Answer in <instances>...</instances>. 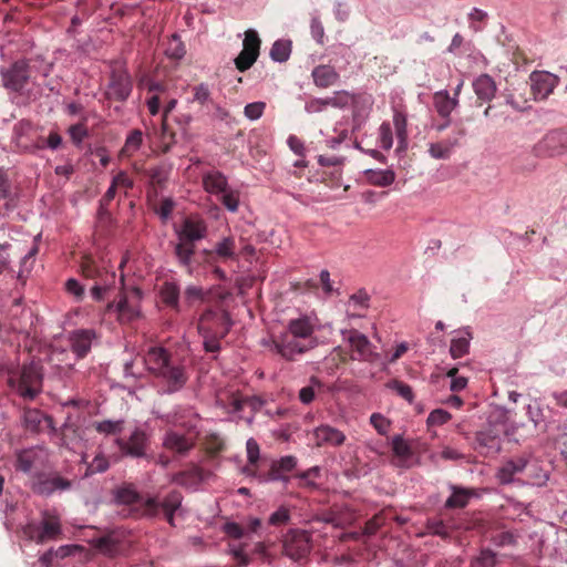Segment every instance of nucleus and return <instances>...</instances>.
Returning <instances> with one entry per match:
<instances>
[{
    "label": "nucleus",
    "instance_id": "nucleus-1",
    "mask_svg": "<svg viewBox=\"0 0 567 567\" xmlns=\"http://www.w3.org/2000/svg\"><path fill=\"white\" fill-rule=\"evenodd\" d=\"M42 368L32 361L10 372L8 383L20 396L33 400L42 390Z\"/></svg>",
    "mask_w": 567,
    "mask_h": 567
},
{
    "label": "nucleus",
    "instance_id": "nucleus-2",
    "mask_svg": "<svg viewBox=\"0 0 567 567\" xmlns=\"http://www.w3.org/2000/svg\"><path fill=\"white\" fill-rule=\"evenodd\" d=\"M142 300L143 292L140 288L123 289L116 301L107 303L106 310L115 312L120 322L128 323L141 318Z\"/></svg>",
    "mask_w": 567,
    "mask_h": 567
},
{
    "label": "nucleus",
    "instance_id": "nucleus-3",
    "mask_svg": "<svg viewBox=\"0 0 567 567\" xmlns=\"http://www.w3.org/2000/svg\"><path fill=\"white\" fill-rule=\"evenodd\" d=\"M230 321L225 313L207 311L198 323L199 332L206 338L204 347L208 352L219 350L218 338H223L229 330Z\"/></svg>",
    "mask_w": 567,
    "mask_h": 567
},
{
    "label": "nucleus",
    "instance_id": "nucleus-4",
    "mask_svg": "<svg viewBox=\"0 0 567 567\" xmlns=\"http://www.w3.org/2000/svg\"><path fill=\"white\" fill-rule=\"evenodd\" d=\"M262 346L285 360L292 361L297 355L303 354L315 348L316 343L309 341L308 344H306L301 339H295L286 331L279 336H272L269 339L262 340Z\"/></svg>",
    "mask_w": 567,
    "mask_h": 567
},
{
    "label": "nucleus",
    "instance_id": "nucleus-5",
    "mask_svg": "<svg viewBox=\"0 0 567 567\" xmlns=\"http://www.w3.org/2000/svg\"><path fill=\"white\" fill-rule=\"evenodd\" d=\"M340 333L352 360L368 361L372 358L373 346L365 334L355 329H342Z\"/></svg>",
    "mask_w": 567,
    "mask_h": 567
},
{
    "label": "nucleus",
    "instance_id": "nucleus-6",
    "mask_svg": "<svg viewBox=\"0 0 567 567\" xmlns=\"http://www.w3.org/2000/svg\"><path fill=\"white\" fill-rule=\"evenodd\" d=\"M358 100L359 95L357 94L350 93L348 91H337L330 97L311 101L308 104L307 110L309 112H318L327 106L343 109L355 105Z\"/></svg>",
    "mask_w": 567,
    "mask_h": 567
},
{
    "label": "nucleus",
    "instance_id": "nucleus-7",
    "mask_svg": "<svg viewBox=\"0 0 567 567\" xmlns=\"http://www.w3.org/2000/svg\"><path fill=\"white\" fill-rule=\"evenodd\" d=\"M284 547L290 558L298 560L311 549L309 535L302 530H291L285 539Z\"/></svg>",
    "mask_w": 567,
    "mask_h": 567
},
{
    "label": "nucleus",
    "instance_id": "nucleus-8",
    "mask_svg": "<svg viewBox=\"0 0 567 567\" xmlns=\"http://www.w3.org/2000/svg\"><path fill=\"white\" fill-rule=\"evenodd\" d=\"M529 80L535 100L546 99L558 84V78L546 71H534Z\"/></svg>",
    "mask_w": 567,
    "mask_h": 567
},
{
    "label": "nucleus",
    "instance_id": "nucleus-9",
    "mask_svg": "<svg viewBox=\"0 0 567 567\" xmlns=\"http://www.w3.org/2000/svg\"><path fill=\"white\" fill-rule=\"evenodd\" d=\"M116 502L125 505H137L145 507L144 513L153 515L156 513L158 503L155 498L141 497L131 486L118 488L115 494Z\"/></svg>",
    "mask_w": 567,
    "mask_h": 567
},
{
    "label": "nucleus",
    "instance_id": "nucleus-10",
    "mask_svg": "<svg viewBox=\"0 0 567 567\" xmlns=\"http://www.w3.org/2000/svg\"><path fill=\"white\" fill-rule=\"evenodd\" d=\"M3 85L12 91L21 90L29 80V65L24 60L17 61L7 71L1 72Z\"/></svg>",
    "mask_w": 567,
    "mask_h": 567
},
{
    "label": "nucleus",
    "instance_id": "nucleus-11",
    "mask_svg": "<svg viewBox=\"0 0 567 567\" xmlns=\"http://www.w3.org/2000/svg\"><path fill=\"white\" fill-rule=\"evenodd\" d=\"M317 328V319L312 316L302 315L289 320L287 331L295 339L309 340Z\"/></svg>",
    "mask_w": 567,
    "mask_h": 567
},
{
    "label": "nucleus",
    "instance_id": "nucleus-12",
    "mask_svg": "<svg viewBox=\"0 0 567 567\" xmlns=\"http://www.w3.org/2000/svg\"><path fill=\"white\" fill-rule=\"evenodd\" d=\"M96 339L93 329H80L70 333L69 341L71 350L78 358H83L90 351L92 342Z\"/></svg>",
    "mask_w": 567,
    "mask_h": 567
},
{
    "label": "nucleus",
    "instance_id": "nucleus-13",
    "mask_svg": "<svg viewBox=\"0 0 567 567\" xmlns=\"http://www.w3.org/2000/svg\"><path fill=\"white\" fill-rule=\"evenodd\" d=\"M312 437L317 446H340L346 441L343 432L330 425H320L316 427L312 432Z\"/></svg>",
    "mask_w": 567,
    "mask_h": 567
},
{
    "label": "nucleus",
    "instance_id": "nucleus-14",
    "mask_svg": "<svg viewBox=\"0 0 567 567\" xmlns=\"http://www.w3.org/2000/svg\"><path fill=\"white\" fill-rule=\"evenodd\" d=\"M505 433L504 424H493L480 431L476 435V440L481 446L486 447L488 451L499 452L502 435Z\"/></svg>",
    "mask_w": 567,
    "mask_h": 567
},
{
    "label": "nucleus",
    "instance_id": "nucleus-15",
    "mask_svg": "<svg viewBox=\"0 0 567 567\" xmlns=\"http://www.w3.org/2000/svg\"><path fill=\"white\" fill-rule=\"evenodd\" d=\"M434 107L436 112L444 118L446 122L443 125L436 127L437 131H443L450 124V115L456 109L458 101L456 97L450 96L449 91L441 90L434 93L433 96Z\"/></svg>",
    "mask_w": 567,
    "mask_h": 567
},
{
    "label": "nucleus",
    "instance_id": "nucleus-16",
    "mask_svg": "<svg viewBox=\"0 0 567 567\" xmlns=\"http://www.w3.org/2000/svg\"><path fill=\"white\" fill-rule=\"evenodd\" d=\"M195 445V437L185 435L175 431H168L163 439V446L166 450L185 454L190 451Z\"/></svg>",
    "mask_w": 567,
    "mask_h": 567
},
{
    "label": "nucleus",
    "instance_id": "nucleus-17",
    "mask_svg": "<svg viewBox=\"0 0 567 567\" xmlns=\"http://www.w3.org/2000/svg\"><path fill=\"white\" fill-rule=\"evenodd\" d=\"M144 362L148 371L155 375L163 374L168 363V353L162 347H151L145 357Z\"/></svg>",
    "mask_w": 567,
    "mask_h": 567
},
{
    "label": "nucleus",
    "instance_id": "nucleus-18",
    "mask_svg": "<svg viewBox=\"0 0 567 567\" xmlns=\"http://www.w3.org/2000/svg\"><path fill=\"white\" fill-rule=\"evenodd\" d=\"M116 442L124 454L141 457L145 453L147 436L145 432L135 430L127 442H122L121 440H117Z\"/></svg>",
    "mask_w": 567,
    "mask_h": 567
},
{
    "label": "nucleus",
    "instance_id": "nucleus-19",
    "mask_svg": "<svg viewBox=\"0 0 567 567\" xmlns=\"http://www.w3.org/2000/svg\"><path fill=\"white\" fill-rule=\"evenodd\" d=\"M28 529L30 538L37 543L53 539L61 532L60 523L56 519L43 520L37 528H33V526L30 525L28 526Z\"/></svg>",
    "mask_w": 567,
    "mask_h": 567
},
{
    "label": "nucleus",
    "instance_id": "nucleus-20",
    "mask_svg": "<svg viewBox=\"0 0 567 567\" xmlns=\"http://www.w3.org/2000/svg\"><path fill=\"white\" fill-rule=\"evenodd\" d=\"M45 457V452L40 447H31L18 453L17 468L28 473L33 466L41 463Z\"/></svg>",
    "mask_w": 567,
    "mask_h": 567
},
{
    "label": "nucleus",
    "instance_id": "nucleus-21",
    "mask_svg": "<svg viewBox=\"0 0 567 567\" xmlns=\"http://www.w3.org/2000/svg\"><path fill=\"white\" fill-rule=\"evenodd\" d=\"M453 334L450 353L453 359H458L468 353L472 334L467 328L458 329Z\"/></svg>",
    "mask_w": 567,
    "mask_h": 567
},
{
    "label": "nucleus",
    "instance_id": "nucleus-22",
    "mask_svg": "<svg viewBox=\"0 0 567 567\" xmlns=\"http://www.w3.org/2000/svg\"><path fill=\"white\" fill-rule=\"evenodd\" d=\"M206 224L199 218H187L183 223L179 238L181 240L195 241L206 235Z\"/></svg>",
    "mask_w": 567,
    "mask_h": 567
},
{
    "label": "nucleus",
    "instance_id": "nucleus-23",
    "mask_svg": "<svg viewBox=\"0 0 567 567\" xmlns=\"http://www.w3.org/2000/svg\"><path fill=\"white\" fill-rule=\"evenodd\" d=\"M473 89L476 96L484 101L489 102L496 94V83L488 74L478 75L473 82Z\"/></svg>",
    "mask_w": 567,
    "mask_h": 567
},
{
    "label": "nucleus",
    "instance_id": "nucleus-24",
    "mask_svg": "<svg viewBox=\"0 0 567 567\" xmlns=\"http://www.w3.org/2000/svg\"><path fill=\"white\" fill-rule=\"evenodd\" d=\"M204 189L212 194L219 196L228 188L227 177L218 171H212L203 176Z\"/></svg>",
    "mask_w": 567,
    "mask_h": 567
},
{
    "label": "nucleus",
    "instance_id": "nucleus-25",
    "mask_svg": "<svg viewBox=\"0 0 567 567\" xmlns=\"http://www.w3.org/2000/svg\"><path fill=\"white\" fill-rule=\"evenodd\" d=\"M527 465L525 458L509 460L498 468L496 477L501 484H509L514 481V476L522 473Z\"/></svg>",
    "mask_w": 567,
    "mask_h": 567
},
{
    "label": "nucleus",
    "instance_id": "nucleus-26",
    "mask_svg": "<svg viewBox=\"0 0 567 567\" xmlns=\"http://www.w3.org/2000/svg\"><path fill=\"white\" fill-rule=\"evenodd\" d=\"M311 75L315 84L323 89L334 85L339 80V74L336 69L326 64L316 66Z\"/></svg>",
    "mask_w": 567,
    "mask_h": 567
},
{
    "label": "nucleus",
    "instance_id": "nucleus-27",
    "mask_svg": "<svg viewBox=\"0 0 567 567\" xmlns=\"http://www.w3.org/2000/svg\"><path fill=\"white\" fill-rule=\"evenodd\" d=\"M167 384V391L174 392L181 389L186 382V375L182 367L167 365L163 374H158Z\"/></svg>",
    "mask_w": 567,
    "mask_h": 567
},
{
    "label": "nucleus",
    "instance_id": "nucleus-28",
    "mask_svg": "<svg viewBox=\"0 0 567 567\" xmlns=\"http://www.w3.org/2000/svg\"><path fill=\"white\" fill-rule=\"evenodd\" d=\"M369 295L365 291H358L351 295L347 302V317H362L361 311H364L369 308Z\"/></svg>",
    "mask_w": 567,
    "mask_h": 567
},
{
    "label": "nucleus",
    "instance_id": "nucleus-29",
    "mask_svg": "<svg viewBox=\"0 0 567 567\" xmlns=\"http://www.w3.org/2000/svg\"><path fill=\"white\" fill-rule=\"evenodd\" d=\"M71 487V482L65 480V478H62L60 476H55V477H52V478H49L42 483H40L38 486H37V492L39 494H45V495H49V494H52L56 491H65V489H69Z\"/></svg>",
    "mask_w": 567,
    "mask_h": 567
},
{
    "label": "nucleus",
    "instance_id": "nucleus-30",
    "mask_svg": "<svg viewBox=\"0 0 567 567\" xmlns=\"http://www.w3.org/2000/svg\"><path fill=\"white\" fill-rule=\"evenodd\" d=\"M368 181L377 186H389L395 179V174L390 169H368L365 171Z\"/></svg>",
    "mask_w": 567,
    "mask_h": 567
},
{
    "label": "nucleus",
    "instance_id": "nucleus-31",
    "mask_svg": "<svg viewBox=\"0 0 567 567\" xmlns=\"http://www.w3.org/2000/svg\"><path fill=\"white\" fill-rule=\"evenodd\" d=\"M291 54V42L277 40L270 49V58L279 63L286 62Z\"/></svg>",
    "mask_w": 567,
    "mask_h": 567
},
{
    "label": "nucleus",
    "instance_id": "nucleus-32",
    "mask_svg": "<svg viewBox=\"0 0 567 567\" xmlns=\"http://www.w3.org/2000/svg\"><path fill=\"white\" fill-rule=\"evenodd\" d=\"M473 492L465 488L453 487L452 495L446 499L445 506L449 508H462L467 505Z\"/></svg>",
    "mask_w": 567,
    "mask_h": 567
},
{
    "label": "nucleus",
    "instance_id": "nucleus-33",
    "mask_svg": "<svg viewBox=\"0 0 567 567\" xmlns=\"http://www.w3.org/2000/svg\"><path fill=\"white\" fill-rule=\"evenodd\" d=\"M182 504V496L177 492H172L167 495V497L163 501L161 506L164 509L166 518L171 525H173L174 520V512L179 508Z\"/></svg>",
    "mask_w": 567,
    "mask_h": 567
},
{
    "label": "nucleus",
    "instance_id": "nucleus-34",
    "mask_svg": "<svg viewBox=\"0 0 567 567\" xmlns=\"http://www.w3.org/2000/svg\"><path fill=\"white\" fill-rule=\"evenodd\" d=\"M143 142V134L140 130L132 131L126 140L125 144L121 151L124 156H132L135 152H137Z\"/></svg>",
    "mask_w": 567,
    "mask_h": 567
},
{
    "label": "nucleus",
    "instance_id": "nucleus-35",
    "mask_svg": "<svg viewBox=\"0 0 567 567\" xmlns=\"http://www.w3.org/2000/svg\"><path fill=\"white\" fill-rule=\"evenodd\" d=\"M162 301L174 308L178 307L179 289L174 282H165L159 291Z\"/></svg>",
    "mask_w": 567,
    "mask_h": 567
},
{
    "label": "nucleus",
    "instance_id": "nucleus-36",
    "mask_svg": "<svg viewBox=\"0 0 567 567\" xmlns=\"http://www.w3.org/2000/svg\"><path fill=\"white\" fill-rule=\"evenodd\" d=\"M235 249L236 245L234 238L225 237L219 243H217L215 252L223 259H234L236 256Z\"/></svg>",
    "mask_w": 567,
    "mask_h": 567
},
{
    "label": "nucleus",
    "instance_id": "nucleus-37",
    "mask_svg": "<svg viewBox=\"0 0 567 567\" xmlns=\"http://www.w3.org/2000/svg\"><path fill=\"white\" fill-rule=\"evenodd\" d=\"M260 43L261 42H260L259 35L256 30L248 29L245 32V38L243 41V50L259 56Z\"/></svg>",
    "mask_w": 567,
    "mask_h": 567
},
{
    "label": "nucleus",
    "instance_id": "nucleus-38",
    "mask_svg": "<svg viewBox=\"0 0 567 567\" xmlns=\"http://www.w3.org/2000/svg\"><path fill=\"white\" fill-rule=\"evenodd\" d=\"M393 125L395 128L396 137L401 145H404L406 142V116L402 112H394L393 114Z\"/></svg>",
    "mask_w": 567,
    "mask_h": 567
},
{
    "label": "nucleus",
    "instance_id": "nucleus-39",
    "mask_svg": "<svg viewBox=\"0 0 567 567\" xmlns=\"http://www.w3.org/2000/svg\"><path fill=\"white\" fill-rule=\"evenodd\" d=\"M110 464L106 457L102 454H97L93 461L87 464L85 476H90L97 473H103L109 468Z\"/></svg>",
    "mask_w": 567,
    "mask_h": 567
},
{
    "label": "nucleus",
    "instance_id": "nucleus-40",
    "mask_svg": "<svg viewBox=\"0 0 567 567\" xmlns=\"http://www.w3.org/2000/svg\"><path fill=\"white\" fill-rule=\"evenodd\" d=\"M257 59V55L245 50H241L239 55L235 59V65L238 71L245 72L254 65Z\"/></svg>",
    "mask_w": 567,
    "mask_h": 567
},
{
    "label": "nucleus",
    "instance_id": "nucleus-41",
    "mask_svg": "<svg viewBox=\"0 0 567 567\" xmlns=\"http://www.w3.org/2000/svg\"><path fill=\"white\" fill-rule=\"evenodd\" d=\"M379 145L383 150H390L393 145L392 127L390 123H382L379 128Z\"/></svg>",
    "mask_w": 567,
    "mask_h": 567
},
{
    "label": "nucleus",
    "instance_id": "nucleus-42",
    "mask_svg": "<svg viewBox=\"0 0 567 567\" xmlns=\"http://www.w3.org/2000/svg\"><path fill=\"white\" fill-rule=\"evenodd\" d=\"M111 278H112L111 282H105V284L95 282V285H93V287L91 288V295L94 300L102 301L104 299V297L106 296V293L114 286V284H115V274L114 272L111 274Z\"/></svg>",
    "mask_w": 567,
    "mask_h": 567
},
{
    "label": "nucleus",
    "instance_id": "nucleus-43",
    "mask_svg": "<svg viewBox=\"0 0 567 567\" xmlns=\"http://www.w3.org/2000/svg\"><path fill=\"white\" fill-rule=\"evenodd\" d=\"M452 415L450 412L443 409L433 410L427 416V425H443L451 420Z\"/></svg>",
    "mask_w": 567,
    "mask_h": 567
},
{
    "label": "nucleus",
    "instance_id": "nucleus-44",
    "mask_svg": "<svg viewBox=\"0 0 567 567\" xmlns=\"http://www.w3.org/2000/svg\"><path fill=\"white\" fill-rule=\"evenodd\" d=\"M219 196H221V203L229 212H237L239 207V195L237 192L227 188V190L221 193Z\"/></svg>",
    "mask_w": 567,
    "mask_h": 567
},
{
    "label": "nucleus",
    "instance_id": "nucleus-45",
    "mask_svg": "<svg viewBox=\"0 0 567 567\" xmlns=\"http://www.w3.org/2000/svg\"><path fill=\"white\" fill-rule=\"evenodd\" d=\"M166 54L174 59H181L185 54L184 45L177 35H172L166 49Z\"/></svg>",
    "mask_w": 567,
    "mask_h": 567
},
{
    "label": "nucleus",
    "instance_id": "nucleus-46",
    "mask_svg": "<svg viewBox=\"0 0 567 567\" xmlns=\"http://www.w3.org/2000/svg\"><path fill=\"white\" fill-rule=\"evenodd\" d=\"M452 146L445 143H432L429 146L430 155L435 159H445L451 154Z\"/></svg>",
    "mask_w": 567,
    "mask_h": 567
},
{
    "label": "nucleus",
    "instance_id": "nucleus-47",
    "mask_svg": "<svg viewBox=\"0 0 567 567\" xmlns=\"http://www.w3.org/2000/svg\"><path fill=\"white\" fill-rule=\"evenodd\" d=\"M392 449H393L394 454L396 456H399L400 458L405 460V458H408L411 455L410 445L401 436H395L393 439V441H392Z\"/></svg>",
    "mask_w": 567,
    "mask_h": 567
},
{
    "label": "nucleus",
    "instance_id": "nucleus-48",
    "mask_svg": "<svg viewBox=\"0 0 567 567\" xmlns=\"http://www.w3.org/2000/svg\"><path fill=\"white\" fill-rule=\"evenodd\" d=\"M265 107L266 104L264 102L248 103L244 109L245 116L250 121L259 120L264 114Z\"/></svg>",
    "mask_w": 567,
    "mask_h": 567
},
{
    "label": "nucleus",
    "instance_id": "nucleus-49",
    "mask_svg": "<svg viewBox=\"0 0 567 567\" xmlns=\"http://www.w3.org/2000/svg\"><path fill=\"white\" fill-rule=\"evenodd\" d=\"M65 290L69 295L73 296L78 301L82 300L85 293L84 286L74 278H70L66 280Z\"/></svg>",
    "mask_w": 567,
    "mask_h": 567
},
{
    "label": "nucleus",
    "instance_id": "nucleus-50",
    "mask_svg": "<svg viewBox=\"0 0 567 567\" xmlns=\"http://www.w3.org/2000/svg\"><path fill=\"white\" fill-rule=\"evenodd\" d=\"M123 429L122 421H102L96 424V431L104 434H116Z\"/></svg>",
    "mask_w": 567,
    "mask_h": 567
},
{
    "label": "nucleus",
    "instance_id": "nucleus-51",
    "mask_svg": "<svg viewBox=\"0 0 567 567\" xmlns=\"http://www.w3.org/2000/svg\"><path fill=\"white\" fill-rule=\"evenodd\" d=\"M496 564V555L491 550H483L481 551L480 556L474 560L473 567H495Z\"/></svg>",
    "mask_w": 567,
    "mask_h": 567
},
{
    "label": "nucleus",
    "instance_id": "nucleus-52",
    "mask_svg": "<svg viewBox=\"0 0 567 567\" xmlns=\"http://www.w3.org/2000/svg\"><path fill=\"white\" fill-rule=\"evenodd\" d=\"M446 375L451 378V390L454 392L462 391L467 385V379L465 377L457 375V369L452 368L447 371Z\"/></svg>",
    "mask_w": 567,
    "mask_h": 567
},
{
    "label": "nucleus",
    "instance_id": "nucleus-53",
    "mask_svg": "<svg viewBox=\"0 0 567 567\" xmlns=\"http://www.w3.org/2000/svg\"><path fill=\"white\" fill-rule=\"evenodd\" d=\"M370 422L379 434H386L390 429L389 420L379 413H373L370 417Z\"/></svg>",
    "mask_w": 567,
    "mask_h": 567
},
{
    "label": "nucleus",
    "instance_id": "nucleus-54",
    "mask_svg": "<svg viewBox=\"0 0 567 567\" xmlns=\"http://www.w3.org/2000/svg\"><path fill=\"white\" fill-rule=\"evenodd\" d=\"M194 254L193 246L189 243H181L176 246V255L182 264L187 265Z\"/></svg>",
    "mask_w": 567,
    "mask_h": 567
},
{
    "label": "nucleus",
    "instance_id": "nucleus-55",
    "mask_svg": "<svg viewBox=\"0 0 567 567\" xmlns=\"http://www.w3.org/2000/svg\"><path fill=\"white\" fill-rule=\"evenodd\" d=\"M310 33H311V37L317 41V43L323 44L324 28H323L321 21L316 17L311 19Z\"/></svg>",
    "mask_w": 567,
    "mask_h": 567
},
{
    "label": "nucleus",
    "instance_id": "nucleus-56",
    "mask_svg": "<svg viewBox=\"0 0 567 567\" xmlns=\"http://www.w3.org/2000/svg\"><path fill=\"white\" fill-rule=\"evenodd\" d=\"M390 388L394 390L399 395L405 399L409 402H412L414 399L412 388L405 383L400 381H394L390 384Z\"/></svg>",
    "mask_w": 567,
    "mask_h": 567
},
{
    "label": "nucleus",
    "instance_id": "nucleus-57",
    "mask_svg": "<svg viewBox=\"0 0 567 567\" xmlns=\"http://www.w3.org/2000/svg\"><path fill=\"white\" fill-rule=\"evenodd\" d=\"M247 450V458L249 464L255 465L259 460V445L252 437L248 439L246 442Z\"/></svg>",
    "mask_w": 567,
    "mask_h": 567
},
{
    "label": "nucleus",
    "instance_id": "nucleus-58",
    "mask_svg": "<svg viewBox=\"0 0 567 567\" xmlns=\"http://www.w3.org/2000/svg\"><path fill=\"white\" fill-rule=\"evenodd\" d=\"M287 144L296 155L305 157L306 147L303 142L299 137H297L296 135H290L287 140Z\"/></svg>",
    "mask_w": 567,
    "mask_h": 567
},
{
    "label": "nucleus",
    "instance_id": "nucleus-59",
    "mask_svg": "<svg viewBox=\"0 0 567 567\" xmlns=\"http://www.w3.org/2000/svg\"><path fill=\"white\" fill-rule=\"evenodd\" d=\"M69 134L74 143L81 144L84 137H86L87 131L83 124H75L69 128Z\"/></svg>",
    "mask_w": 567,
    "mask_h": 567
},
{
    "label": "nucleus",
    "instance_id": "nucleus-60",
    "mask_svg": "<svg viewBox=\"0 0 567 567\" xmlns=\"http://www.w3.org/2000/svg\"><path fill=\"white\" fill-rule=\"evenodd\" d=\"M290 518L289 512L285 507L278 508L276 512H274L269 517V524L270 525H280L286 524Z\"/></svg>",
    "mask_w": 567,
    "mask_h": 567
},
{
    "label": "nucleus",
    "instance_id": "nucleus-61",
    "mask_svg": "<svg viewBox=\"0 0 567 567\" xmlns=\"http://www.w3.org/2000/svg\"><path fill=\"white\" fill-rule=\"evenodd\" d=\"M204 292L203 289L196 286H188L185 290V299L192 305L195 301L203 300Z\"/></svg>",
    "mask_w": 567,
    "mask_h": 567
},
{
    "label": "nucleus",
    "instance_id": "nucleus-62",
    "mask_svg": "<svg viewBox=\"0 0 567 567\" xmlns=\"http://www.w3.org/2000/svg\"><path fill=\"white\" fill-rule=\"evenodd\" d=\"M210 92L206 84L202 83L195 87L194 99L200 104L206 103L209 100Z\"/></svg>",
    "mask_w": 567,
    "mask_h": 567
},
{
    "label": "nucleus",
    "instance_id": "nucleus-63",
    "mask_svg": "<svg viewBox=\"0 0 567 567\" xmlns=\"http://www.w3.org/2000/svg\"><path fill=\"white\" fill-rule=\"evenodd\" d=\"M174 206L175 203L171 198H166L162 202L159 208L157 209V214L163 220H166L173 213Z\"/></svg>",
    "mask_w": 567,
    "mask_h": 567
},
{
    "label": "nucleus",
    "instance_id": "nucleus-64",
    "mask_svg": "<svg viewBox=\"0 0 567 567\" xmlns=\"http://www.w3.org/2000/svg\"><path fill=\"white\" fill-rule=\"evenodd\" d=\"M224 530L228 536L236 538V539L241 538L245 534L244 529L240 527V525L237 523H234V522L226 523L224 526Z\"/></svg>",
    "mask_w": 567,
    "mask_h": 567
}]
</instances>
